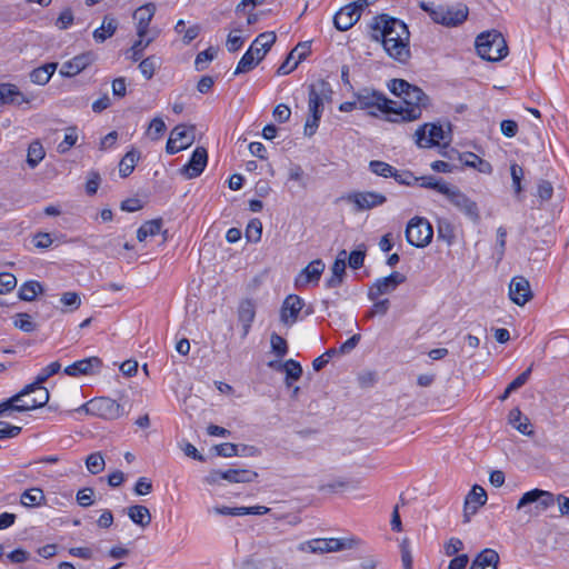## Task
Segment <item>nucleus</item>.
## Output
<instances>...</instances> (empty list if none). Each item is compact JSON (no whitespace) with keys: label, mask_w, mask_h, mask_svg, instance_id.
<instances>
[{"label":"nucleus","mask_w":569,"mask_h":569,"mask_svg":"<svg viewBox=\"0 0 569 569\" xmlns=\"http://www.w3.org/2000/svg\"><path fill=\"white\" fill-rule=\"evenodd\" d=\"M371 39L381 42L383 50L392 60L407 64L410 60V32L407 24L388 14L376 17L370 24Z\"/></svg>","instance_id":"1"},{"label":"nucleus","mask_w":569,"mask_h":569,"mask_svg":"<svg viewBox=\"0 0 569 569\" xmlns=\"http://www.w3.org/2000/svg\"><path fill=\"white\" fill-rule=\"evenodd\" d=\"M388 89L395 96L402 98V104H392L390 122H410L421 118L422 109L429 106V97L417 86L410 84L403 79H392Z\"/></svg>","instance_id":"2"},{"label":"nucleus","mask_w":569,"mask_h":569,"mask_svg":"<svg viewBox=\"0 0 569 569\" xmlns=\"http://www.w3.org/2000/svg\"><path fill=\"white\" fill-rule=\"evenodd\" d=\"M276 40L277 36L273 31L260 33L238 62L234 74L252 70L264 58Z\"/></svg>","instance_id":"3"},{"label":"nucleus","mask_w":569,"mask_h":569,"mask_svg":"<svg viewBox=\"0 0 569 569\" xmlns=\"http://www.w3.org/2000/svg\"><path fill=\"white\" fill-rule=\"evenodd\" d=\"M477 53L487 61H500L508 56L509 49L503 36L497 30L480 33L476 38Z\"/></svg>","instance_id":"4"},{"label":"nucleus","mask_w":569,"mask_h":569,"mask_svg":"<svg viewBox=\"0 0 569 569\" xmlns=\"http://www.w3.org/2000/svg\"><path fill=\"white\" fill-rule=\"evenodd\" d=\"M420 8L428 12L430 18L439 24L445 27H457L463 23L468 18V7L465 4L457 6H438L435 8L429 7L422 2Z\"/></svg>","instance_id":"5"},{"label":"nucleus","mask_w":569,"mask_h":569,"mask_svg":"<svg viewBox=\"0 0 569 569\" xmlns=\"http://www.w3.org/2000/svg\"><path fill=\"white\" fill-rule=\"evenodd\" d=\"M356 97L360 109L368 110L369 114L375 117L381 112L389 121V116H392V104H396V101L388 99L382 92L371 89H362Z\"/></svg>","instance_id":"6"},{"label":"nucleus","mask_w":569,"mask_h":569,"mask_svg":"<svg viewBox=\"0 0 569 569\" xmlns=\"http://www.w3.org/2000/svg\"><path fill=\"white\" fill-rule=\"evenodd\" d=\"M432 236L433 229L427 219L415 217L409 220L406 228V239L411 246L423 248L430 243Z\"/></svg>","instance_id":"7"},{"label":"nucleus","mask_w":569,"mask_h":569,"mask_svg":"<svg viewBox=\"0 0 569 569\" xmlns=\"http://www.w3.org/2000/svg\"><path fill=\"white\" fill-rule=\"evenodd\" d=\"M367 1L358 0L342 7L333 17V24L339 31H347L360 19Z\"/></svg>","instance_id":"8"},{"label":"nucleus","mask_w":569,"mask_h":569,"mask_svg":"<svg viewBox=\"0 0 569 569\" xmlns=\"http://www.w3.org/2000/svg\"><path fill=\"white\" fill-rule=\"evenodd\" d=\"M86 406L88 412L94 413L107 420L118 419L124 413L123 407L116 400L108 397L94 398Z\"/></svg>","instance_id":"9"},{"label":"nucleus","mask_w":569,"mask_h":569,"mask_svg":"<svg viewBox=\"0 0 569 569\" xmlns=\"http://www.w3.org/2000/svg\"><path fill=\"white\" fill-rule=\"evenodd\" d=\"M448 200L472 222H479L480 212L476 201L461 192L457 187H450L446 193Z\"/></svg>","instance_id":"10"},{"label":"nucleus","mask_w":569,"mask_h":569,"mask_svg":"<svg viewBox=\"0 0 569 569\" xmlns=\"http://www.w3.org/2000/svg\"><path fill=\"white\" fill-rule=\"evenodd\" d=\"M194 127H190L189 129L183 124H178L174 127L170 137L167 141L166 151L169 154H174L181 150L189 148L194 141Z\"/></svg>","instance_id":"11"},{"label":"nucleus","mask_w":569,"mask_h":569,"mask_svg":"<svg viewBox=\"0 0 569 569\" xmlns=\"http://www.w3.org/2000/svg\"><path fill=\"white\" fill-rule=\"evenodd\" d=\"M415 138L419 148H432L446 139V132L440 124L425 123L416 130Z\"/></svg>","instance_id":"12"},{"label":"nucleus","mask_w":569,"mask_h":569,"mask_svg":"<svg viewBox=\"0 0 569 569\" xmlns=\"http://www.w3.org/2000/svg\"><path fill=\"white\" fill-rule=\"evenodd\" d=\"M406 281V276L393 271L387 277L377 279L369 288L368 298L376 301L380 296L393 292L397 287Z\"/></svg>","instance_id":"13"},{"label":"nucleus","mask_w":569,"mask_h":569,"mask_svg":"<svg viewBox=\"0 0 569 569\" xmlns=\"http://www.w3.org/2000/svg\"><path fill=\"white\" fill-rule=\"evenodd\" d=\"M346 200L355 204L356 211H363L382 206L387 201V198L379 192L362 191L349 193Z\"/></svg>","instance_id":"14"},{"label":"nucleus","mask_w":569,"mask_h":569,"mask_svg":"<svg viewBox=\"0 0 569 569\" xmlns=\"http://www.w3.org/2000/svg\"><path fill=\"white\" fill-rule=\"evenodd\" d=\"M346 547L347 545L342 540L336 538L312 539L309 541L301 542L298 546V550L311 553H326L340 551Z\"/></svg>","instance_id":"15"},{"label":"nucleus","mask_w":569,"mask_h":569,"mask_svg":"<svg viewBox=\"0 0 569 569\" xmlns=\"http://www.w3.org/2000/svg\"><path fill=\"white\" fill-rule=\"evenodd\" d=\"M207 161H208V152H207L206 148L197 147L193 150L188 163H186L180 169V172L187 179L197 178L203 172V170L207 166Z\"/></svg>","instance_id":"16"},{"label":"nucleus","mask_w":569,"mask_h":569,"mask_svg":"<svg viewBox=\"0 0 569 569\" xmlns=\"http://www.w3.org/2000/svg\"><path fill=\"white\" fill-rule=\"evenodd\" d=\"M537 503V508L546 510L555 503V496L550 491L541 489H532L522 495L517 503V509L520 510L528 505Z\"/></svg>","instance_id":"17"},{"label":"nucleus","mask_w":569,"mask_h":569,"mask_svg":"<svg viewBox=\"0 0 569 569\" xmlns=\"http://www.w3.org/2000/svg\"><path fill=\"white\" fill-rule=\"evenodd\" d=\"M310 53L309 42H299L297 47L290 51L286 60L280 64L277 70L278 74H288L292 72L298 64L307 58Z\"/></svg>","instance_id":"18"},{"label":"nucleus","mask_w":569,"mask_h":569,"mask_svg":"<svg viewBox=\"0 0 569 569\" xmlns=\"http://www.w3.org/2000/svg\"><path fill=\"white\" fill-rule=\"evenodd\" d=\"M487 502V492L479 486L475 485L469 493L466 496L463 506L465 521L468 522L470 517L473 516L478 509Z\"/></svg>","instance_id":"19"},{"label":"nucleus","mask_w":569,"mask_h":569,"mask_svg":"<svg viewBox=\"0 0 569 569\" xmlns=\"http://www.w3.org/2000/svg\"><path fill=\"white\" fill-rule=\"evenodd\" d=\"M509 297L518 306L526 305L532 298L529 281L525 277L512 278L509 286Z\"/></svg>","instance_id":"20"},{"label":"nucleus","mask_w":569,"mask_h":569,"mask_svg":"<svg viewBox=\"0 0 569 569\" xmlns=\"http://www.w3.org/2000/svg\"><path fill=\"white\" fill-rule=\"evenodd\" d=\"M102 367V361L98 357H89L78 360L64 368V373L70 377L92 375Z\"/></svg>","instance_id":"21"},{"label":"nucleus","mask_w":569,"mask_h":569,"mask_svg":"<svg viewBox=\"0 0 569 569\" xmlns=\"http://www.w3.org/2000/svg\"><path fill=\"white\" fill-rule=\"evenodd\" d=\"M93 62V54L86 52L76 56L71 60L64 62L60 69V74L63 77H74L84 70L88 66Z\"/></svg>","instance_id":"22"},{"label":"nucleus","mask_w":569,"mask_h":569,"mask_svg":"<svg viewBox=\"0 0 569 569\" xmlns=\"http://www.w3.org/2000/svg\"><path fill=\"white\" fill-rule=\"evenodd\" d=\"M303 307V301L300 297L296 295L288 296L281 307L280 318L281 321L286 325H291L296 322L299 312Z\"/></svg>","instance_id":"23"},{"label":"nucleus","mask_w":569,"mask_h":569,"mask_svg":"<svg viewBox=\"0 0 569 569\" xmlns=\"http://www.w3.org/2000/svg\"><path fill=\"white\" fill-rule=\"evenodd\" d=\"M256 317V305L251 299H244L238 307V321L241 325V338L244 339Z\"/></svg>","instance_id":"24"},{"label":"nucleus","mask_w":569,"mask_h":569,"mask_svg":"<svg viewBox=\"0 0 569 569\" xmlns=\"http://www.w3.org/2000/svg\"><path fill=\"white\" fill-rule=\"evenodd\" d=\"M325 270L322 260L317 259L311 261L305 269L301 270L296 278V287H303L309 282H318Z\"/></svg>","instance_id":"25"},{"label":"nucleus","mask_w":569,"mask_h":569,"mask_svg":"<svg viewBox=\"0 0 569 569\" xmlns=\"http://www.w3.org/2000/svg\"><path fill=\"white\" fill-rule=\"evenodd\" d=\"M320 91L317 90L315 84L309 86L308 107L310 114H322L323 111V97L326 92H331L326 81H320Z\"/></svg>","instance_id":"26"},{"label":"nucleus","mask_w":569,"mask_h":569,"mask_svg":"<svg viewBox=\"0 0 569 569\" xmlns=\"http://www.w3.org/2000/svg\"><path fill=\"white\" fill-rule=\"evenodd\" d=\"M499 562V553L486 548L475 557L469 569H498Z\"/></svg>","instance_id":"27"},{"label":"nucleus","mask_w":569,"mask_h":569,"mask_svg":"<svg viewBox=\"0 0 569 569\" xmlns=\"http://www.w3.org/2000/svg\"><path fill=\"white\" fill-rule=\"evenodd\" d=\"M0 100L3 104H17L29 103L30 99L27 98L17 86L11 83L0 84Z\"/></svg>","instance_id":"28"},{"label":"nucleus","mask_w":569,"mask_h":569,"mask_svg":"<svg viewBox=\"0 0 569 569\" xmlns=\"http://www.w3.org/2000/svg\"><path fill=\"white\" fill-rule=\"evenodd\" d=\"M31 393H36V397L31 398V402H24L21 406L16 407V411L24 412L46 406L49 401L50 395L47 388L38 385Z\"/></svg>","instance_id":"29"},{"label":"nucleus","mask_w":569,"mask_h":569,"mask_svg":"<svg viewBox=\"0 0 569 569\" xmlns=\"http://www.w3.org/2000/svg\"><path fill=\"white\" fill-rule=\"evenodd\" d=\"M118 29V20L111 16H104L101 26L93 31V39L98 43L111 38Z\"/></svg>","instance_id":"30"},{"label":"nucleus","mask_w":569,"mask_h":569,"mask_svg":"<svg viewBox=\"0 0 569 569\" xmlns=\"http://www.w3.org/2000/svg\"><path fill=\"white\" fill-rule=\"evenodd\" d=\"M509 423L517 429L520 433L525 436H532L533 429L531 427L530 420L528 417H523L522 412L519 408H513L510 410L508 416Z\"/></svg>","instance_id":"31"},{"label":"nucleus","mask_w":569,"mask_h":569,"mask_svg":"<svg viewBox=\"0 0 569 569\" xmlns=\"http://www.w3.org/2000/svg\"><path fill=\"white\" fill-rule=\"evenodd\" d=\"M222 479L231 483L252 482L258 478V473L247 469H228L223 471Z\"/></svg>","instance_id":"32"},{"label":"nucleus","mask_w":569,"mask_h":569,"mask_svg":"<svg viewBox=\"0 0 569 569\" xmlns=\"http://www.w3.org/2000/svg\"><path fill=\"white\" fill-rule=\"evenodd\" d=\"M58 63L49 62L30 72V80L36 84L43 86L49 82L52 74L57 70Z\"/></svg>","instance_id":"33"},{"label":"nucleus","mask_w":569,"mask_h":569,"mask_svg":"<svg viewBox=\"0 0 569 569\" xmlns=\"http://www.w3.org/2000/svg\"><path fill=\"white\" fill-rule=\"evenodd\" d=\"M128 517L132 522L142 528H146L151 522V513L149 509L141 505H134L128 508L127 510Z\"/></svg>","instance_id":"34"},{"label":"nucleus","mask_w":569,"mask_h":569,"mask_svg":"<svg viewBox=\"0 0 569 569\" xmlns=\"http://www.w3.org/2000/svg\"><path fill=\"white\" fill-rule=\"evenodd\" d=\"M140 159V152L136 149L128 151L119 162V173L122 178L129 177Z\"/></svg>","instance_id":"35"},{"label":"nucleus","mask_w":569,"mask_h":569,"mask_svg":"<svg viewBox=\"0 0 569 569\" xmlns=\"http://www.w3.org/2000/svg\"><path fill=\"white\" fill-rule=\"evenodd\" d=\"M46 497L40 488L27 489L21 493L20 502L22 506L32 508L44 503Z\"/></svg>","instance_id":"36"},{"label":"nucleus","mask_w":569,"mask_h":569,"mask_svg":"<svg viewBox=\"0 0 569 569\" xmlns=\"http://www.w3.org/2000/svg\"><path fill=\"white\" fill-rule=\"evenodd\" d=\"M44 156H46V152H44L42 143L39 140L32 141L28 147V153H27L28 166L31 169L36 168L40 163V161H42Z\"/></svg>","instance_id":"37"},{"label":"nucleus","mask_w":569,"mask_h":569,"mask_svg":"<svg viewBox=\"0 0 569 569\" xmlns=\"http://www.w3.org/2000/svg\"><path fill=\"white\" fill-rule=\"evenodd\" d=\"M43 290L40 282L31 280L24 282L19 289V298L23 301H32Z\"/></svg>","instance_id":"38"},{"label":"nucleus","mask_w":569,"mask_h":569,"mask_svg":"<svg viewBox=\"0 0 569 569\" xmlns=\"http://www.w3.org/2000/svg\"><path fill=\"white\" fill-rule=\"evenodd\" d=\"M279 368H282V371L286 372V385L289 387V380H299L302 375V367L300 363L293 359H289L283 365H279Z\"/></svg>","instance_id":"39"},{"label":"nucleus","mask_w":569,"mask_h":569,"mask_svg":"<svg viewBox=\"0 0 569 569\" xmlns=\"http://www.w3.org/2000/svg\"><path fill=\"white\" fill-rule=\"evenodd\" d=\"M159 67L160 59L156 56L147 57L139 63V70L147 80H150L153 77L156 69Z\"/></svg>","instance_id":"40"},{"label":"nucleus","mask_w":569,"mask_h":569,"mask_svg":"<svg viewBox=\"0 0 569 569\" xmlns=\"http://www.w3.org/2000/svg\"><path fill=\"white\" fill-rule=\"evenodd\" d=\"M61 369V365L58 361H53L44 367L37 376L34 382L30 383L33 388H38V385L44 383L50 377L58 373Z\"/></svg>","instance_id":"41"},{"label":"nucleus","mask_w":569,"mask_h":569,"mask_svg":"<svg viewBox=\"0 0 569 569\" xmlns=\"http://www.w3.org/2000/svg\"><path fill=\"white\" fill-rule=\"evenodd\" d=\"M86 466L90 473L98 475L103 471L106 462L100 452H93L87 457Z\"/></svg>","instance_id":"42"},{"label":"nucleus","mask_w":569,"mask_h":569,"mask_svg":"<svg viewBox=\"0 0 569 569\" xmlns=\"http://www.w3.org/2000/svg\"><path fill=\"white\" fill-rule=\"evenodd\" d=\"M421 181L420 186L427 189H433L446 196L449 192L450 186L446 182H441L432 176L418 178Z\"/></svg>","instance_id":"43"},{"label":"nucleus","mask_w":569,"mask_h":569,"mask_svg":"<svg viewBox=\"0 0 569 569\" xmlns=\"http://www.w3.org/2000/svg\"><path fill=\"white\" fill-rule=\"evenodd\" d=\"M217 56V49L209 47L208 49L199 52L194 60V68L198 71H202L207 68V63L212 61Z\"/></svg>","instance_id":"44"},{"label":"nucleus","mask_w":569,"mask_h":569,"mask_svg":"<svg viewBox=\"0 0 569 569\" xmlns=\"http://www.w3.org/2000/svg\"><path fill=\"white\" fill-rule=\"evenodd\" d=\"M369 169L371 172H373L377 176L389 178L395 174V169L392 166H390L387 162L380 161V160H372L369 162Z\"/></svg>","instance_id":"45"},{"label":"nucleus","mask_w":569,"mask_h":569,"mask_svg":"<svg viewBox=\"0 0 569 569\" xmlns=\"http://www.w3.org/2000/svg\"><path fill=\"white\" fill-rule=\"evenodd\" d=\"M154 40V38H148L147 40L138 39L134 41L132 47L128 50V53H130V59L132 61H139L142 56L143 51L148 48V46Z\"/></svg>","instance_id":"46"},{"label":"nucleus","mask_w":569,"mask_h":569,"mask_svg":"<svg viewBox=\"0 0 569 569\" xmlns=\"http://www.w3.org/2000/svg\"><path fill=\"white\" fill-rule=\"evenodd\" d=\"M60 301L64 307V309H62L63 312L77 310L81 305L80 296L72 291L64 292Z\"/></svg>","instance_id":"47"},{"label":"nucleus","mask_w":569,"mask_h":569,"mask_svg":"<svg viewBox=\"0 0 569 569\" xmlns=\"http://www.w3.org/2000/svg\"><path fill=\"white\" fill-rule=\"evenodd\" d=\"M262 234V223L259 219H253L249 222L246 229V237L250 242H258Z\"/></svg>","instance_id":"48"},{"label":"nucleus","mask_w":569,"mask_h":569,"mask_svg":"<svg viewBox=\"0 0 569 569\" xmlns=\"http://www.w3.org/2000/svg\"><path fill=\"white\" fill-rule=\"evenodd\" d=\"M156 12V6L153 3H147L138 8L133 14V17L139 22H148L150 23Z\"/></svg>","instance_id":"49"},{"label":"nucleus","mask_w":569,"mask_h":569,"mask_svg":"<svg viewBox=\"0 0 569 569\" xmlns=\"http://www.w3.org/2000/svg\"><path fill=\"white\" fill-rule=\"evenodd\" d=\"M13 323L23 332H32L36 329V323L28 313H17Z\"/></svg>","instance_id":"50"},{"label":"nucleus","mask_w":569,"mask_h":569,"mask_svg":"<svg viewBox=\"0 0 569 569\" xmlns=\"http://www.w3.org/2000/svg\"><path fill=\"white\" fill-rule=\"evenodd\" d=\"M78 140L77 129L76 128H69L68 132L64 136V139L62 142L58 144V151L60 153H66L70 150L71 147L76 144Z\"/></svg>","instance_id":"51"},{"label":"nucleus","mask_w":569,"mask_h":569,"mask_svg":"<svg viewBox=\"0 0 569 569\" xmlns=\"http://www.w3.org/2000/svg\"><path fill=\"white\" fill-rule=\"evenodd\" d=\"M510 173H511L513 190H515L516 194H520L522 191L521 180L523 178V169L519 164L512 163L510 167Z\"/></svg>","instance_id":"52"},{"label":"nucleus","mask_w":569,"mask_h":569,"mask_svg":"<svg viewBox=\"0 0 569 569\" xmlns=\"http://www.w3.org/2000/svg\"><path fill=\"white\" fill-rule=\"evenodd\" d=\"M270 342H271L272 351L278 357H283L287 355V352H288L287 341L281 336H279L277 333H272Z\"/></svg>","instance_id":"53"},{"label":"nucleus","mask_w":569,"mask_h":569,"mask_svg":"<svg viewBox=\"0 0 569 569\" xmlns=\"http://www.w3.org/2000/svg\"><path fill=\"white\" fill-rule=\"evenodd\" d=\"M438 237L443 239L448 244L455 240V231L450 222L440 221L438 224Z\"/></svg>","instance_id":"54"},{"label":"nucleus","mask_w":569,"mask_h":569,"mask_svg":"<svg viewBox=\"0 0 569 569\" xmlns=\"http://www.w3.org/2000/svg\"><path fill=\"white\" fill-rule=\"evenodd\" d=\"M17 286V279L12 273L2 272L0 273V293H7L14 289Z\"/></svg>","instance_id":"55"},{"label":"nucleus","mask_w":569,"mask_h":569,"mask_svg":"<svg viewBox=\"0 0 569 569\" xmlns=\"http://www.w3.org/2000/svg\"><path fill=\"white\" fill-rule=\"evenodd\" d=\"M392 178H395V180L398 183L403 186H412L419 181V179L415 177L411 171L408 170L398 171L397 169H395V174L392 176Z\"/></svg>","instance_id":"56"},{"label":"nucleus","mask_w":569,"mask_h":569,"mask_svg":"<svg viewBox=\"0 0 569 569\" xmlns=\"http://www.w3.org/2000/svg\"><path fill=\"white\" fill-rule=\"evenodd\" d=\"M166 124L162 119L154 118L151 120L149 124L148 133L152 140H158L160 136L164 132Z\"/></svg>","instance_id":"57"},{"label":"nucleus","mask_w":569,"mask_h":569,"mask_svg":"<svg viewBox=\"0 0 569 569\" xmlns=\"http://www.w3.org/2000/svg\"><path fill=\"white\" fill-rule=\"evenodd\" d=\"M553 194V187L547 180H540L537 188V196L541 201H549Z\"/></svg>","instance_id":"58"},{"label":"nucleus","mask_w":569,"mask_h":569,"mask_svg":"<svg viewBox=\"0 0 569 569\" xmlns=\"http://www.w3.org/2000/svg\"><path fill=\"white\" fill-rule=\"evenodd\" d=\"M73 12L70 8H66L63 11H61V13L59 14L57 21H56V26L60 29V30H66L68 29L72 23H73Z\"/></svg>","instance_id":"59"},{"label":"nucleus","mask_w":569,"mask_h":569,"mask_svg":"<svg viewBox=\"0 0 569 569\" xmlns=\"http://www.w3.org/2000/svg\"><path fill=\"white\" fill-rule=\"evenodd\" d=\"M33 389V386L27 385L20 392H18L17 395L12 396L9 400H7V402L11 403L10 409L16 410V407L21 406L24 401L23 398L28 397Z\"/></svg>","instance_id":"60"},{"label":"nucleus","mask_w":569,"mask_h":569,"mask_svg":"<svg viewBox=\"0 0 569 569\" xmlns=\"http://www.w3.org/2000/svg\"><path fill=\"white\" fill-rule=\"evenodd\" d=\"M463 549V542L459 538H450L443 546L446 556L452 557Z\"/></svg>","instance_id":"61"},{"label":"nucleus","mask_w":569,"mask_h":569,"mask_svg":"<svg viewBox=\"0 0 569 569\" xmlns=\"http://www.w3.org/2000/svg\"><path fill=\"white\" fill-rule=\"evenodd\" d=\"M21 427L12 426L6 421H0V439L14 438L21 432Z\"/></svg>","instance_id":"62"},{"label":"nucleus","mask_w":569,"mask_h":569,"mask_svg":"<svg viewBox=\"0 0 569 569\" xmlns=\"http://www.w3.org/2000/svg\"><path fill=\"white\" fill-rule=\"evenodd\" d=\"M401 550V561L405 569H412V555L410 551L409 542L407 539H405L400 545Z\"/></svg>","instance_id":"63"},{"label":"nucleus","mask_w":569,"mask_h":569,"mask_svg":"<svg viewBox=\"0 0 569 569\" xmlns=\"http://www.w3.org/2000/svg\"><path fill=\"white\" fill-rule=\"evenodd\" d=\"M217 455L226 458L238 456V446L234 443H221L214 447Z\"/></svg>","instance_id":"64"}]
</instances>
